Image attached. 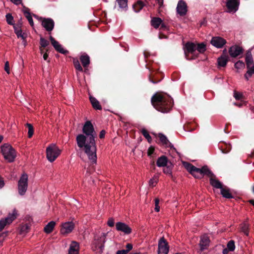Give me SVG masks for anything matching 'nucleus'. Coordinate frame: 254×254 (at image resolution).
Here are the masks:
<instances>
[{"label": "nucleus", "mask_w": 254, "mask_h": 254, "mask_svg": "<svg viewBox=\"0 0 254 254\" xmlns=\"http://www.w3.org/2000/svg\"><path fill=\"white\" fill-rule=\"evenodd\" d=\"M83 134H78L76 137L78 147L84 152L88 159L92 163L97 161V148L95 138L96 133L89 121H86L82 128Z\"/></svg>", "instance_id": "obj_1"}, {"label": "nucleus", "mask_w": 254, "mask_h": 254, "mask_svg": "<svg viewBox=\"0 0 254 254\" xmlns=\"http://www.w3.org/2000/svg\"><path fill=\"white\" fill-rule=\"evenodd\" d=\"M151 102L156 110L162 113L168 112L173 106L172 99L165 94H155L152 97Z\"/></svg>", "instance_id": "obj_2"}, {"label": "nucleus", "mask_w": 254, "mask_h": 254, "mask_svg": "<svg viewBox=\"0 0 254 254\" xmlns=\"http://www.w3.org/2000/svg\"><path fill=\"white\" fill-rule=\"evenodd\" d=\"M107 234L108 233L104 232H99L95 234L91 244V249L94 252L98 253L103 252Z\"/></svg>", "instance_id": "obj_3"}, {"label": "nucleus", "mask_w": 254, "mask_h": 254, "mask_svg": "<svg viewBox=\"0 0 254 254\" xmlns=\"http://www.w3.org/2000/svg\"><path fill=\"white\" fill-rule=\"evenodd\" d=\"M1 151L4 158L9 163L13 162L16 157L15 149L8 143H4L1 146Z\"/></svg>", "instance_id": "obj_4"}, {"label": "nucleus", "mask_w": 254, "mask_h": 254, "mask_svg": "<svg viewBox=\"0 0 254 254\" xmlns=\"http://www.w3.org/2000/svg\"><path fill=\"white\" fill-rule=\"evenodd\" d=\"M61 150L56 144L52 143L46 148V157L50 162H53L61 154Z\"/></svg>", "instance_id": "obj_5"}, {"label": "nucleus", "mask_w": 254, "mask_h": 254, "mask_svg": "<svg viewBox=\"0 0 254 254\" xmlns=\"http://www.w3.org/2000/svg\"><path fill=\"white\" fill-rule=\"evenodd\" d=\"M184 51L187 60L195 58L197 54L196 52V44L190 42L186 43L185 46Z\"/></svg>", "instance_id": "obj_6"}, {"label": "nucleus", "mask_w": 254, "mask_h": 254, "mask_svg": "<svg viewBox=\"0 0 254 254\" xmlns=\"http://www.w3.org/2000/svg\"><path fill=\"white\" fill-rule=\"evenodd\" d=\"M28 175L23 174L18 182V193L21 195L25 194L28 188Z\"/></svg>", "instance_id": "obj_7"}, {"label": "nucleus", "mask_w": 254, "mask_h": 254, "mask_svg": "<svg viewBox=\"0 0 254 254\" xmlns=\"http://www.w3.org/2000/svg\"><path fill=\"white\" fill-rule=\"evenodd\" d=\"M17 213L15 209L12 211L11 213H9L8 215L5 218L0 221V232L7 224H10L17 216ZM2 241L0 240V245H1Z\"/></svg>", "instance_id": "obj_8"}, {"label": "nucleus", "mask_w": 254, "mask_h": 254, "mask_svg": "<svg viewBox=\"0 0 254 254\" xmlns=\"http://www.w3.org/2000/svg\"><path fill=\"white\" fill-rule=\"evenodd\" d=\"M211 174V171L206 167H203L201 169L195 168L192 172L191 175L195 178H201L204 175L207 176Z\"/></svg>", "instance_id": "obj_9"}, {"label": "nucleus", "mask_w": 254, "mask_h": 254, "mask_svg": "<svg viewBox=\"0 0 254 254\" xmlns=\"http://www.w3.org/2000/svg\"><path fill=\"white\" fill-rule=\"evenodd\" d=\"M74 224L71 221L63 223L61 225V233L62 235H66L71 233L74 228Z\"/></svg>", "instance_id": "obj_10"}, {"label": "nucleus", "mask_w": 254, "mask_h": 254, "mask_svg": "<svg viewBox=\"0 0 254 254\" xmlns=\"http://www.w3.org/2000/svg\"><path fill=\"white\" fill-rule=\"evenodd\" d=\"M169 247L164 238H162L158 243V254H168Z\"/></svg>", "instance_id": "obj_11"}, {"label": "nucleus", "mask_w": 254, "mask_h": 254, "mask_svg": "<svg viewBox=\"0 0 254 254\" xmlns=\"http://www.w3.org/2000/svg\"><path fill=\"white\" fill-rule=\"evenodd\" d=\"M116 229L118 231L123 232L125 234H129L131 232V229L127 224L119 222L116 224Z\"/></svg>", "instance_id": "obj_12"}, {"label": "nucleus", "mask_w": 254, "mask_h": 254, "mask_svg": "<svg viewBox=\"0 0 254 254\" xmlns=\"http://www.w3.org/2000/svg\"><path fill=\"white\" fill-rule=\"evenodd\" d=\"M13 28L17 38H21L23 41V44L25 46L26 45V39L27 37V34L22 32L20 26L19 25H14Z\"/></svg>", "instance_id": "obj_13"}, {"label": "nucleus", "mask_w": 254, "mask_h": 254, "mask_svg": "<svg viewBox=\"0 0 254 254\" xmlns=\"http://www.w3.org/2000/svg\"><path fill=\"white\" fill-rule=\"evenodd\" d=\"M226 43V41L220 37H214L211 40V44L217 48H221Z\"/></svg>", "instance_id": "obj_14"}, {"label": "nucleus", "mask_w": 254, "mask_h": 254, "mask_svg": "<svg viewBox=\"0 0 254 254\" xmlns=\"http://www.w3.org/2000/svg\"><path fill=\"white\" fill-rule=\"evenodd\" d=\"M54 21L51 18H44L42 21V25L48 32L53 30L54 27Z\"/></svg>", "instance_id": "obj_15"}, {"label": "nucleus", "mask_w": 254, "mask_h": 254, "mask_svg": "<svg viewBox=\"0 0 254 254\" xmlns=\"http://www.w3.org/2000/svg\"><path fill=\"white\" fill-rule=\"evenodd\" d=\"M50 40L52 45L56 51L63 54H66L68 53L67 51L64 50L62 46L58 41H56L53 37L50 36Z\"/></svg>", "instance_id": "obj_16"}, {"label": "nucleus", "mask_w": 254, "mask_h": 254, "mask_svg": "<svg viewBox=\"0 0 254 254\" xmlns=\"http://www.w3.org/2000/svg\"><path fill=\"white\" fill-rule=\"evenodd\" d=\"M239 0H227V7L229 12H236L238 9Z\"/></svg>", "instance_id": "obj_17"}, {"label": "nucleus", "mask_w": 254, "mask_h": 254, "mask_svg": "<svg viewBox=\"0 0 254 254\" xmlns=\"http://www.w3.org/2000/svg\"><path fill=\"white\" fill-rule=\"evenodd\" d=\"M177 11L180 15H184L187 11V6L186 3L181 0H180L177 4Z\"/></svg>", "instance_id": "obj_18"}, {"label": "nucleus", "mask_w": 254, "mask_h": 254, "mask_svg": "<svg viewBox=\"0 0 254 254\" xmlns=\"http://www.w3.org/2000/svg\"><path fill=\"white\" fill-rule=\"evenodd\" d=\"M229 54L232 57H236L242 53L243 50L238 46H232L229 49Z\"/></svg>", "instance_id": "obj_19"}, {"label": "nucleus", "mask_w": 254, "mask_h": 254, "mask_svg": "<svg viewBox=\"0 0 254 254\" xmlns=\"http://www.w3.org/2000/svg\"><path fill=\"white\" fill-rule=\"evenodd\" d=\"M151 25L155 28H157L161 25V29H165L166 26L164 23H163L162 19L159 17H154L151 20Z\"/></svg>", "instance_id": "obj_20"}, {"label": "nucleus", "mask_w": 254, "mask_h": 254, "mask_svg": "<svg viewBox=\"0 0 254 254\" xmlns=\"http://www.w3.org/2000/svg\"><path fill=\"white\" fill-rule=\"evenodd\" d=\"M209 243L210 241L207 236L205 235L201 236L199 242V246L200 247L201 250L203 251L206 249L207 247L209 246Z\"/></svg>", "instance_id": "obj_21"}, {"label": "nucleus", "mask_w": 254, "mask_h": 254, "mask_svg": "<svg viewBox=\"0 0 254 254\" xmlns=\"http://www.w3.org/2000/svg\"><path fill=\"white\" fill-rule=\"evenodd\" d=\"M208 176L210 177V183L211 186L217 189H221L222 188L221 183L216 179L215 177L211 172Z\"/></svg>", "instance_id": "obj_22"}, {"label": "nucleus", "mask_w": 254, "mask_h": 254, "mask_svg": "<svg viewBox=\"0 0 254 254\" xmlns=\"http://www.w3.org/2000/svg\"><path fill=\"white\" fill-rule=\"evenodd\" d=\"M168 160L164 155H162L159 157L157 160V166L159 167H164L167 166L168 164Z\"/></svg>", "instance_id": "obj_23"}, {"label": "nucleus", "mask_w": 254, "mask_h": 254, "mask_svg": "<svg viewBox=\"0 0 254 254\" xmlns=\"http://www.w3.org/2000/svg\"><path fill=\"white\" fill-rule=\"evenodd\" d=\"M79 252V246L77 243L73 242L69 247L68 254H78Z\"/></svg>", "instance_id": "obj_24"}, {"label": "nucleus", "mask_w": 254, "mask_h": 254, "mask_svg": "<svg viewBox=\"0 0 254 254\" xmlns=\"http://www.w3.org/2000/svg\"><path fill=\"white\" fill-rule=\"evenodd\" d=\"M80 61L82 65L85 67H87L90 64L89 57L86 54H83L80 58Z\"/></svg>", "instance_id": "obj_25"}, {"label": "nucleus", "mask_w": 254, "mask_h": 254, "mask_svg": "<svg viewBox=\"0 0 254 254\" xmlns=\"http://www.w3.org/2000/svg\"><path fill=\"white\" fill-rule=\"evenodd\" d=\"M56 222L55 221H50L45 227L44 229V232L47 234L51 233L53 231Z\"/></svg>", "instance_id": "obj_26"}, {"label": "nucleus", "mask_w": 254, "mask_h": 254, "mask_svg": "<svg viewBox=\"0 0 254 254\" xmlns=\"http://www.w3.org/2000/svg\"><path fill=\"white\" fill-rule=\"evenodd\" d=\"M246 63L247 64V67H249V65H252L253 64V59L251 52L250 51H248L246 54Z\"/></svg>", "instance_id": "obj_27"}, {"label": "nucleus", "mask_w": 254, "mask_h": 254, "mask_svg": "<svg viewBox=\"0 0 254 254\" xmlns=\"http://www.w3.org/2000/svg\"><path fill=\"white\" fill-rule=\"evenodd\" d=\"M90 101L93 107L96 110H101L102 109L99 101L93 97H90Z\"/></svg>", "instance_id": "obj_28"}, {"label": "nucleus", "mask_w": 254, "mask_h": 254, "mask_svg": "<svg viewBox=\"0 0 254 254\" xmlns=\"http://www.w3.org/2000/svg\"><path fill=\"white\" fill-rule=\"evenodd\" d=\"M158 137L163 145H165L166 147L171 146V143L169 142L166 136L164 134L160 133L159 134Z\"/></svg>", "instance_id": "obj_29"}, {"label": "nucleus", "mask_w": 254, "mask_h": 254, "mask_svg": "<svg viewBox=\"0 0 254 254\" xmlns=\"http://www.w3.org/2000/svg\"><path fill=\"white\" fill-rule=\"evenodd\" d=\"M132 8L135 12H139L143 8V3L141 0H138L132 5Z\"/></svg>", "instance_id": "obj_30"}, {"label": "nucleus", "mask_w": 254, "mask_h": 254, "mask_svg": "<svg viewBox=\"0 0 254 254\" xmlns=\"http://www.w3.org/2000/svg\"><path fill=\"white\" fill-rule=\"evenodd\" d=\"M119 7L123 10H127V0H117Z\"/></svg>", "instance_id": "obj_31"}, {"label": "nucleus", "mask_w": 254, "mask_h": 254, "mask_svg": "<svg viewBox=\"0 0 254 254\" xmlns=\"http://www.w3.org/2000/svg\"><path fill=\"white\" fill-rule=\"evenodd\" d=\"M228 62V58L226 56H222L218 59V64L220 66H225Z\"/></svg>", "instance_id": "obj_32"}, {"label": "nucleus", "mask_w": 254, "mask_h": 254, "mask_svg": "<svg viewBox=\"0 0 254 254\" xmlns=\"http://www.w3.org/2000/svg\"><path fill=\"white\" fill-rule=\"evenodd\" d=\"M248 71L245 74V77L247 80H248L249 78L254 73V64L252 65H249V67H247Z\"/></svg>", "instance_id": "obj_33"}, {"label": "nucleus", "mask_w": 254, "mask_h": 254, "mask_svg": "<svg viewBox=\"0 0 254 254\" xmlns=\"http://www.w3.org/2000/svg\"><path fill=\"white\" fill-rule=\"evenodd\" d=\"M23 12H24V14L25 15V16L27 19V20H28L29 24H30V25L31 26H33L34 25L33 20L32 17V16H31V14H30V13L28 11V9L27 8H25L23 10Z\"/></svg>", "instance_id": "obj_34"}, {"label": "nucleus", "mask_w": 254, "mask_h": 254, "mask_svg": "<svg viewBox=\"0 0 254 254\" xmlns=\"http://www.w3.org/2000/svg\"><path fill=\"white\" fill-rule=\"evenodd\" d=\"M235 67L237 69V72H239L245 68V64L242 61H239L235 63Z\"/></svg>", "instance_id": "obj_35"}, {"label": "nucleus", "mask_w": 254, "mask_h": 254, "mask_svg": "<svg viewBox=\"0 0 254 254\" xmlns=\"http://www.w3.org/2000/svg\"><path fill=\"white\" fill-rule=\"evenodd\" d=\"M221 193L224 197L227 198H230L232 197V195L229 190L225 188H222L221 189Z\"/></svg>", "instance_id": "obj_36"}, {"label": "nucleus", "mask_w": 254, "mask_h": 254, "mask_svg": "<svg viewBox=\"0 0 254 254\" xmlns=\"http://www.w3.org/2000/svg\"><path fill=\"white\" fill-rule=\"evenodd\" d=\"M205 50V45L203 43L196 44V51L199 53H203Z\"/></svg>", "instance_id": "obj_37"}, {"label": "nucleus", "mask_w": 254, "mask_h": 254, "mask_svg": "<svg viewBox=\"0 0 254 254\" xmlns=\"http://www.w3.org/2000/svg\"><path fill=\"white\" fill-rule=\"evenodd\" d=\"M73 63L74 66L76 70H77L79 71H83L82 67H81V66L79 63V62L77 59L74 58L73 59Z\"/></svg>", "instance_id": "obj_38"}, {"label": "nucleus", "mask_w": 254, "mask_h": 254, "mask_svg": "<svg viewBox=\"0 0 254 254\" xmlns=\"http://www.w3.org/2000/svg\"><path fill=\"white\" fill-rule=\"evenodd\" d=\"M249 225L248 223L246 222H244V223H243L241 226L242 231L244 232V234L247 236H248L249 235Z\"/></svg>", "instance_id": "obj_39"}, {"label": "nucleus", "mask_w": 254, "mask_h": 254, "mask_svg": "<svg viewBox=\"0 0 254 254\" xmlns=\"http://www.w3.org/2000/svg\"><path fill=\"white\" fill-rule=\"evenodd\" d=\"M184 166L186 168V169L191 174L192 172L194 171V169L196 168L191 164L188 163H185L184 164Z\"/></svg>", "instance_id": "obj_40"}, {"label": "nucleus", "mask_w": 254, "mask_h": 254, "mask_svg": "<svg viewBox=\"0 0 254 254\" xmlns=\"http://www.w3.org/2000/svg\"><path fill=\"white\" fill-rule=\"evenodd\" d=\"M26 125L28 128V137L29 138H30L32 137V136L33 134V132H34L33 128L32 125L30 124L27 123L26 124Z\"/></svg>", "instance_id": "obj_41"}, {"label": "nucleus", "mask_w": 254, "mask_h": 254, "mask_svg": "<svg viewBox=\"0 0 254 254\" xmlns=\"http://www.w3.org/2000/svg\"><path fill=\"white\" fill-rule=\"evenodd\" d=\"M5 17H6V21L8 24L14 25V24L13 23V18L11 14H10V13L6 14Z\"/></svg>", "instance_id": "obj_42"}, {"label": "nucleus", "mask_w": 254, "mask_h": 254, "mask_svg": "<svg viewBox=\"0 0 254 254\" xmlns=\"http://www.w3.org/2000/svg\"><path fill=\"white\" fill-rule=\"evenodd\" d=\"M227 248L229 251H233L235 249V246L234 241H229L227 244Z\"/></svg>", "instance_id": "obj_43"}, {"label": "nucleus", "mask_w": 254, "mask_h": 254, "mask_svg": "<svg viewBox=\"0 0 254 254\" xmlns=\"http://www.w3.org/2000/svg\"><path fill=\"white\" fill-rule=\"evenodd\" d=\"M29 227L27 224H25L21 226L20 232L21 233H26L28 232Z\"/></svg>", "instance_id": "obj_44"}, {"label": "nucleus", "mask_w": 254, "mask_h": 254, "mask_svg": "<svg viewBox=\"0 0 254 254\" xmlns=\"http://www.w3.org/2000/svg\"><path fill=\"white\" fill-rule=\"evenodd\" d=\"M40 43L41 46L44 48L46 47L49 43L47 40L45 39L42 37H41L40 38Z\"/></svg>", "instance_id": "obj_45"}, {"label": "nucleus", "mask_w": 254, "mask_h": 254, "mask_svg": "<svg viewBox=\"0 0 254 254\" xmlns=\"http://www.w3.org/2000/svg\"><path fill=\"white\" fill-rule=\"evenodd\" d=\"M144 137L147 140L149 143L151 142L152 139L148 133L144 129Z\"/></svg>", "instance_id": "obj_46"}, {"label": "nucleus", "mask_w": 254, "mask_h": 254, "mask_svg": "<svg viewBox=\"0 0 254 254\" xmlns=\"http://www.w3.org/2000/svg\"><path fill=\"white\" fill-rule=\"evenodd\" d=\"M154 147L152 146H151L147 150V155L149 157H151L152 155L153 154L154 152Z\"/></svg>", "instance_id": "obj_47"}, {"label": "nucleus", "mask_w": 254, "mask_h": 254, "mask_svg": "<svg viewBox=\"0 0 254 254\" xmlns=\"http://www.w3.org/2000/svg\"><path fill=\"white\" fill-rule=\"evenodd\" d=\"M159 199L156 198L155 199V210L156 212H159L160 210V207L159 206Z\"/></svg>", "instance_id": "obj_48"}, {"label": "nucleus", "mask_w": 254, "mask_h": 254, "mask_svg": "<svg viewBox=\"0 0 254 254\" xmlns=\"http://www.w3.org/2000/svg\"><path fill=\"white\" fill-rule=\"evenodd\" d=\"M4 70L6 72L7 74L10 73V70H9V63L8 62H6L4 64Z\"/></svg>", "instance_id": "obj_49"}, {"label": "nucleus", "mask_w": 254, "mask_h": 254, "mask_svg": "<svg viewBox=\"0 0 254 254\" xmlns=\"http://www.w3.org/2000/svg\"><path fill=\"white\" fill-rule=\"evenodd\" d=\"M163 172L164 173L167 174H171V168L169 166H166V168L164 169Z\"/></svg>", "instance_id": "obj_50"}, {"label": "nucleus", "mask_w": 254, "mask_h": 254, "mask_svg": "<svg viewBox=\"0 0 254 254\" xmlns=\"http://www.w3.org/2000/svg\"><path fill=\"white\" fill-rule=\"evenodd\" d=\"M149 184L150 186H154L157 184V179L154 178L151 179Z\"/></svg>", "instance_id": "obj_51"}, {"label": "nucleus", "mask_w": 254, "mask_h": 254, "mask_svg": "<svg viewBox=\"0 0 254 254\" xmlns=\"http://www.w3.org/2000/svg\"><path fill=\"white\" fill-rule=\"evenodd\" d=\"M234 96L236 100H240L242 96V94L240 93L235 92Z\"/></svg>", "instance_id": "obj_52"}, {"label": "nucleus", "mask_w": 254, "mask_h": 254, "mask_svg": "<svg viewBox=\"0 0 254 254\" xmlns=\"http://www.w3.org/2000/svg\"><path fill=\"white\" fill-rule=\"evenodd\" d=\"M108 225L110 227H113L114 225V220L111 218H110L107 222Z\"/></svg>", "instance_id": "obj_53"}, {"label": "nucleus", "mask_w": 254, "mask_h": 254, "mask_svg": "<svg viewBox=\"0 0 254 254\" xmlns=\"http://www.w3.org/2000/svg\"><path fill=\"white\" fill-rule=\"evenodd\" d=\"M126 251L128 253V252L132 249V245L131 244H127L126 245Z\"/></svg>", "instance_id": "obj_54"}, {"label": "nucleus", "mask_w": 254, "mask_h": 254, "mask_svg": "<svg viewBox=\"0 0 254 254\" xmlns=\"http://www.w3.org/2000/svg\"><path fill=\"white\" fill-rule=\"evenodd\" d=\"M12 3L16 5H19L22 3V0H10Z\"/></svg>", "instance_id": "obj_55"}, {"label": "nucleus", "mask_w": 254, "mask_h": 254, "mask_svg": "<svg viewBox=\"0 0 254 254\" xmlns=\"http://www.w3.org/2000/svg\"><path fill=\"white\" fill-rule=\"evenodd\" d=\"M127 253L126 250H119L117 252L116 254H127Z\"/></svg>", "instance_id": "obj_56"}, {"label": "nucleus", "mask_w": 254, "mask_h": 254, "mask_svg": "<svg viewBox=\"0 0 254 254\" xmlns=\"http://www.w3.org/2000/svg\"><path fill=\"white\" fill-rule=\"evenodd\" d=\"M105 131L104 130H102L100 132L99 137L100 138H103L105 137Z\"/></svg>", "instance_id": "obj_57"}, {"label": "nucleus", "mask_w": 254, "mask_h": 254, "mask_svg": "<svg viewBox=\"0 0 254 254\" xmlns=\"http://www.w3.org/2000/svg\"><path fill=\"white\" fill-rule=\"evenodd\" d=\"M4 183L3 180L0 178V189L4 186Z\"/></svg>", "instance_id": "obj_58"}, {"label": "nucleus", "mask_w": 254, "mask_h": 254, "mask_svg": "<svg viewBox=\"0 0 254 254\" xmlns=\"http://www.w3.org/2000/svg\"><path fill=\"white\" fill-rule=\"evenodd\" d=\"M48 55L47 53H45L43 55V59L44 60L47 61L48 59Z\"/></svg>", "instance_id": "obj_59"}, {"label": "nucleus", "mask_w": 254, "mask_h": 254, "mask_svg": "<svg viewBox=\"0 0 254 254\" xmlns=\"http://www.w3.org/2000/svg\"><path fill=\"white\" fill-rule=\"evenodd\" d=\"M158 4L161 6L163 4V0H157Z\"/></svg>", "instance_id": "obj_60"}, {"label": "nucleus", "mask_w": 254, "mask_h": 254, "mask_svg": "<svg viewBox=\"0 0 254 254\" xmlns=\"http://www.w3.org/2000/svg\"><path fill=\"white\" fill-rule=\"evenodd\" d=\"M250 203L254 206V200H251L250 201Z\"/></svg>", "instance_id": "obj_61"}, {"label": "nucleus", "mask_w": 254, "mask_h": 254, "mask_svg": "<svg viewBox=\"0 0 254 254\" xmlns=\"http://www.w3.org/2000/svg\"><path fill=\"white\" fill-rule=\"evenodd\" d=\"M3 139V136L2 135H0V143L2 141Z\"/></svg>", "instance_id": "obj_62"}, {"label": "nucleus", "mask_w": 254, "mask_h": 254, "mask_svg": "<svg viewBox=\"0 0 254 254\" xmlns=\"http://www.w3.org/2000/svg\"><path fill=\"white\" fill-rule=\"evenodd\" d=\"M221 150H222V152L223 153H226L228 152V151H225L223 150V149H222Z\"/></svg>", "instance_id": "obj_63"}, {"label": "nucleus", "mask_w": 254, "mask_h": 254, "mask_svg": "<svg viewBox=\"0 0 254 254\" xmlns=\"http://www.w3.org/2000/svg\"><path fill=\"white\" fill-rule=\"evenodd\" d=\"M253 192H254V187H253Z\"/></svg>", "instance_id": "obj_64"}]
</instances>
